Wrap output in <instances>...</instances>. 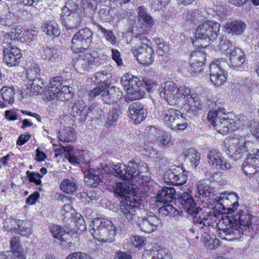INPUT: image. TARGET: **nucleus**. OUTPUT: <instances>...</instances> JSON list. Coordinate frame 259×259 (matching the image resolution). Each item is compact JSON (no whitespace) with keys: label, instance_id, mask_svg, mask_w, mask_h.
I'll return each mask as SVG.
<instances>
[{"label":"nucleus","instance_id":"nucleus-56","mask_svg":"<svg viewBox=\"0 0 259 259\" xmlns=\"http://www.w3.org/2000/svg\"><path fill=\"white\" fill-rule=\"evenodd\" d=\"M156 141L158 145L168 147L171 142V135L168 133L162 132L156 138Z\"/></svg>","mask_w":259,"mask_h":259},{"label":"nucleus","instance_id":"nucleus-29","mask_svg":"<svg viewBox=\"0 0 259 259\" xmlns=\"http://www.w3.org/2000/svg\"><path fill=\"white\" fill-rule=\"evenodd\" d=\"M246 24L240 20L227 23L225 26V31L232 35H240L246 29Z\"/></svg>","mask_w":259,"mask_h":259},{"label":"nucleus","instance_id":"nucleus-6","mask_svg":"<svg viewBox=\"0 0 259 259\" xmlns=\"http://www.w3.org/2000/svg\"><path fill=\"white\" fill-rule=\"evenodd\" d=\"M89 232L94 238L100 242H110L115 235L114 227L109 220L94 218L89 226Z\"/></svg>","mask_w":259,"mask_h":259},{"label":"nucleus","instance_id":"nucleus-64","mask_svg":"<svg viewBox=\"0 0 259 259\" xmlns=\"http://www.w3.org/2000/svg\"><path fill=\"white\" fill-rule=\"evenodd\" d=\"M248 128L252 136L257 139L259 136V122L255 120L250 121Z\"/></svg>","mask_w":259,"mask_h":259},{"label":"nucleus","instance_id":"nucleus-46","mask_svg":"<svg viewBox=\"0 0 259 259\" xmlns=\"http://www.w3.org/2000/svg\"><path fill=\"white\" fill-rule=\"evenodd\" d=\"M188 117L187 113H181V115L177 117L175 120V123L173 124L171 129H176L177 130H184L188 126V121L187 117Z\"/></svg>","mask_w":259,"mask_h":259},{"label":"nucleus","instance_id":"nucleus-21","mask_svg":"<svg viewBox=\"0 0 259 259\" xmlns=\"http://www.w3.org/2000/svg\"><path fill=\"white\" fill-rule=\"evenodd\" d=\"M4 61L9 67L17 65L22 57L21 50L17 47L5 48L3 49Z\"/></svg>","mask_w":259,"mask_h":259},{"label":"nucleus","instance_id":"nucleus-51","mask_svg":"<svg viewBox=\"0 0 259 259\" xmlns=\"http://www.w3.org/2000/svg\"><path fill=\"white\" fill-rule=\"evenodd\" d=\"M97 27L98 30H100L103 34L104 37L107 41H109L112 45L116 44V38L112 30L106 29L101 25H98Z\"/></svg>","mask_w":259,"mask_h":259},{"label":"nucleus","instance_id":"nucleus-18","mask_svg":"<svg viewBox=\"0 0 259 259\" xmlns=\"http://www.w3.org/2000/svg\"><path fill=\"white\" fill-rule=\"evenodd\" d=\"M145 90L148 92H151V88L146 87L140 79L135 76L132 75L131 78V101L140 100L145 94Z\"/></svg>","mask_w":259,"mask_h":259},{"label":"nucleus","instance_id":"nucleus-50","mask_svg":"<svg viewBox=\"0 0 259 259\" xmlns=\"http://www.w3.org/2000/svg\"><path fill=\"white\" fill-rule=\"evenodd\" d=\"M219 47L220 51L222 53L229 54V52L236 47L233 46L232 42L226 37H222L220 41Z\"/></svg>","mask_w":259,"mask_h":259},{"label":"nucleus","instance_id":"nucleus-28","mask_svg":"<svg viewBox=\"0 0 259 259\" xmlns=\"http://www.w3.org/2000/svg\"><path fill=\"white\" fill-rule=\"evenodd\" d=\"M176 190L173 187H163L156 195V201L163 203L171 202L175 197Z\"/></svg>","mask_w":259,"mask_h":259},{"label":"nucleus","instance_id":"nucleus-7","mask_svg":"<svg viewBox=\"0 0 259 259\" xmlns=\"http://www.w3.org/2000/svg\"><path fill=\"white\" fill-rule=\"evenodd\" d=\"M93 32L89 28L79 29L73 36L71 50L75 53H83L92 42Z\"/></svg>","mask_w":259,"mask_h":259},{"label":"nucleus","instance_id":"nucleus-24","mask_svg":"<svg viewBox=\"0 0 259 259\" xmlns=\"http://www.w3.org/2000/svg\"><path fill=\"white\" fill-rule=\"evenodd\" d=\"M146 115V110L139 101L131 104V120H133L135 124L143 121Z\"/></svg>","mask_w":259,"mask_h":259},{"label":"nucleus","instance_id":"nucleus-61","mask_svg":"<svg viewBox=\"0 0 259 259\" xmlns=\"http://www.w3.org/2000/svg\"><path fill=\"white\" fill-rule=\"evenodd\" d=\"M66 259H93L89 254L84 252H74L68 255Z\"/></svg>","mask_w":259,"mask_h":259},{"label":"nucleus","instance_id":"nucleus-37","mask_svg":"<svg viewBox=\"0 0 259 259\" xmlns=\"http://www.w3.org/2000/svg\"><path fill=\"white\" fill-rule=\"evenodd\" d=\"M41 73V69L38 64L33 63L27 67L26 69V77L28 81L39 78Z\"/></svg>","mask_w":259,"mask_h":259},{"label":"nucleus","instance_id":"nucleus-53","mask_svg":"<svg viewBox=\"0 0 259 259\" xmlns=\"http://www.w3.org/2000/svg\"><path fill=\"white\" fill-rule=\"evenodd\" d=\"M19 238L14 237L11 240V247L12 250L11 253L19 254H25L24 249L19 243Z\"/></svg>","mask_w":259,"mask_h":259},{"label":"nucleus","instance_id":"nucleus-44","mask_svg":"<svg viewBox=\"0 0 259 259\" xmlns=\"http://www.w3.org/2000/svg\"><path fill=\"white\" fill-rule=\"evenodd\" d=\"M4 101L9 104H12L14 101L15 92L13 87H4L1 90Z\"/></svg>","mask_w":259,"mask_h":259},{"label":"nucleus","instance_id":"nucleus-40","mask_svg":"<svg viewBox=\"0 0 259 259\" xmlns=\"http://www.w3.org/2000/svg\"><path fill=\"white\" fill-rule=\"evenodd\" d=\"M143 29L141 27H133L132 29H131V32L135 38V40L139 39L141 42L139 47L144 46V48H146L148 47V42H150V41L148 39L144 34H142Z\"/></svg>","mask_w":259,"mask_h":259},{"label":"nucleus","instance_id":"nucleus-10","mask_svg":"<svg viewBox=\"0 0 259 259\" xmlns=\"http://www.w3.org/2000/svg\"><path fill=\"white\" fill-rule=\"evenodd\" d=\"M187 171L180 165H172L164 174L165 183L175 186H182L187 180Z\"/></svg>","mask_w":259,"mask_h":259},{"label":"nucleus","instance_id":"nucleus-33","mask_svg":"<svg viewBox=\"0 0 259 259\" xmlns=\"http://www.w3.org/2000/svg\"><path fill=\"white\" fill-rule=\"evenodd\" d=\"M205 54L200 51H195L193 52L190 59V65L194 70L198 69L202 67L205 60Z\"/></svg>","mask_w":259,"mask_h":259},{"label":"nucleus","instance_id":"nucleus-20","mask_svg":"<svg viewBox=\"0 0 259 259\" xmlns=\"http://www.w3.org/2000/svg\"><path fill=\"white\" fill-rule=\"evenodd\" d=\"M245 55L243 51L237 47H234L229 52L228 66L234 70H239L244 64Z\"/></svg>","mask_w":259,"mask_h":259},{"label":"nucleus","instance_id":"nucleus-43","mask_svg":"<svg viewBox=\"0 0 259 259\" xmlns=\"http://www.w3.org/2000/svg\"><path fill=\"white\" fill-rule=\"evenodd\" d=\"M50 230L55 238L61 242L66 241V237L68 234L61 226L56 225H53L50 227Z\"/></svg>","mask_w":259,"mask_h":259},{"label":"nucleus","instance_id":"nucleus-12","mask_svg":"<svg viewBox=\"0 0 259 259\" xmlns=\"http://www.w3.org/2000/svg\"><path fill=\"white\" fill-rule=\"evenodd\" d=\"M132 52L138 62L144 66H149L154 61L155 53L152 47H133Z\"/></svg>","mask_w":259,"mask_h":259},{"label":"nucleus","instance_id":"nucleus-13","mask_svg":"<svg viewBox=\"0 0 259 259\" xmlns=\"http://www.w3.org/2000/svg\"><path fill=\"white\" fill-rule=\"evenodd\" d=\"M223 63L220 60H215L209 65L210 79L215 86H220L226 82L227 77Z\"/></svg>","mask_w":259,"mask_h":259},{"label":"nucleus","instance_id":"nucleus-31","mask_svg":"<svg viewBox=\"0 0 259 259\" xmlns=\"http://www.w3.org/2000/svg\"><path fill=\"white\" fill-rule=\"evenodd\" d=\"M182 156L185 161L190 162V166L196 167L199 162L200 154L193 148H186L183 150Z\"/></svg>","mask_w":259,"mask_h":259},{"label":"nucleus","instance_id":"nucleus-15","mask_svg":"<svg viewBox=\"0 0 259 259\" xmlns=\"http://www.w3.org/2000/svg\"><path fill=\"white\" fill-rule=\"evenodd\" d=\"M94 109V107L93 105L88 107L85 102L78 100L73 103L70 115L74 117H79L80 122H84L88 117H92Z\"/></svg>","mask_w":259,"mask_h":259},{"label":"nucleus","instance_id":"nucleus-5","mask_svg":"<svg viewBox=\"0 0 259 259\" xmlns=\"http://www.w3.org/2000/svg\"><path fill=\"white\" fill-rule=\"evenodd\" d=\"M220 24L214 21H205L200 24L195 30V38L192 41L197 48H204L217 38Z\"/></svg>","mask_w":259,"mask_h":259},{"label":"nucleus","instance_id":"nucleus-48","mask_svg":"<svg viewBox=\"0 0 259 259\" xmlns=\"http://www.w3.org/2000/svg\"><path fill=\"white\" fill-rule=\"evenodd\" d=\"M152 259H172L171 254L165 248L158 247L153 250Z\"/></svg>","mask_w":259,"mask_h":259},{"label":"nucleus","instance_id":"nucleus-23","mask_svg":"<svg viewBox=\"0 0 259 259\" xmlns=\"http://www.w3.org/2000/svg\"><path fill=\"white\" fill-rule=\"evenodd\" d=\"M185 106L187 115L190 118L196 115L198 110H202L203 108V103L196 93L192 94L189 97L188 104H185Z\"/></svg>","mask_w":259,"mask_h":259},{"label":"nucleus","instance_id":"nucleus-55","mask_svg":"<svg viewBox=\"0 0 259 259\" xmlns=\"http://www.w3.org/2000/svg\"><path fill=\"white\" fill-rule=\"evenodd\" d=\"M13 33L10 32L6 33L4 35V39L2 42V46L5 49V48H11L13 47V46H15L16 42L17 41V39L13 36Z\"/></svg>","mask_w":259,"mask_h":259},{"label":"nucleus","instance_id":"nucleus-17","mask_svg":"<svg viewBox=\"0 0 259 259\" xmlns=\"http://www.w3.org/2000/svg\"><path fill=\"white\" fill-rule=\"evenodd\" d=\"M240 125V121L229 118V115L223 112V116L217 123V131L223 135L227 134L236 131Z\"/></svg>","mask_w":259,"mask_h":259},{"label":"nucleus","instance_id":"nucleus-52","mask_svg":"<svg viewBox=\"0 0 259 259\" xmlns=\"http://www.w3.org/2000/svg\"><path fill=\"white\" fill-rule=\"evenodd\" d=\"M77 5L72 1L69 0L66 2L65 6L62 9L61 15L71 14L74 13H79L77 9Z\"/></svg>","mask_w":259,"mask_h":259},{"label":"nucleus","instance_id":"nucleus-26","mask_svg":"<svg viewBox=\"0 0 259 259\" xmlns=\"http://www.w3.org/2000/svg\"><path fill=\"white\" fill-rule=\"evenodd\" d=\"M103 90L101 98L104 102L107 104L116 103L122 96V93L118 90H116L114 86L108 88H104Z\"/></svg>","mask_w":259,"mask_h":259},{"label":"nucleus","instance_id":"nucleus-60","mask_svg":"<svg viewBox=\"0 0 259 259\" xmlns=\"http://www.w3.org/2000/svg\"><path fill=\"white\" fill-rule=\"evenodd\" d=\"M151 5L155 11L162 10L167 5L170 0H151Z\"/></svg>","mask_w":259,"mask_h":259},{"label":"nucleus","instance_id":"nucleus-16","mask_svg":"<svg viewBox=\"0 0 259 259\" xmlns=\"http://www.w3.org/2000/svg\"><path fill=\"white\" fill-rule=\"evenodd\" d=\"M160 96L169 105L176 104V96L178 91L176 84L172 81H167L161 84L159 89Z\"/></svg>","mask_w":259,"mask_h":259},{"label":"nucleus","instance_id":"nucleus-49","mask_svg":"<svg viewBox=\"0 0 259 259\" xmlns=\"http://www.w3.org/2000/svg\"><path fill=\"white\" fill-rule=\"evenodd\" d=\"M37 36V31L33 30H25L19 37L20 42H30L34 40Z\"/></svg>","mask_w":259,"mask_h":259},{"label":"nucleus","instance_id":"nucleus-22","mask_svg":"<svg viewBox=\"0 0 259 259\" xmlns=\"http://www.w3.org/2000/svg\"><path fill=\"white\" fill-rule=\"evenodd\" d=\"M207 104L209 108L214 110V111H209L207 115L208 121L215 127L217 130V124L220 122V120L223 116L225 108L218 107L216 101H208Z\"/></svg>","mask_w":259,"mask_h":259},{"label":"nucleus","instance_id":"nucleus-3","mask_svg":"<svg viewBox=\"0 0 259 259\" xmlns=\"http://www.w3.org/2000/svg\"><path fill=\"white\" fill-rule=\"evenodd\" d=\"M112 167L114 175L123 179L122 182L117 183L113 189L120 201V211L127 215L130 214V172L123 164L112 165Z\"/></svg>","mask_w":259,"mask_h":259},{"label":"nucleus","instance_id":"nucleus-57","mask_svg":"<svg viewBox=\"0 0 259 259\" xmlns=\"http://www.w3.org/2000/svg\"><path fill=\"white\" fill-rule=\"evenodd\" d=\"M119 110L117 109L114 108L110 111L106 122V125L107 127L113 125L116 123L119 117Z\"/></svg>","mask_w":259,"mask_h":259},{"label":"nucleus","instance_id":"nucleus-1","mask_svg":"<svg viewBox=\"0 0 259 259\" xmlns=\"http://www.w3.org/2000/svg\"><path fill=\"white\" fill-rule=\"evenodd\" d=\"M140 164L131 161V224L136 225L144 232L150 233L157 229L160 220L155 215L142 218V198L146 190L145 183L149 178L142 175Z\"/></svg>","mask_w":259,"mask_h":259},{"label":"nucleus","instance_id":"nucleus-41","mask_svg":"<svg viewBox=\"0 0 259 259\" xmlns=\"http://www.w3.org/2000/svg\"><path fill=\"white\" fill-rule=\"evenodd\" d=\"M29 82L30 83L28 84L29 87H27V89H29L31 93L33 94H38L44 92L45 84L41 78H35Z\"/></svg>","mask_w":259,"mask_h":259},{"label":"nucleus","instance_id":"nucleus-11","mask_svg":"<svg viewBox=\"0 0 259 259\" xmlns=\"http://www.w3.org/2000/svg\"><path fill=\"white\" fill-rule=\"evenodd\" d=\"M99 64L98 53L93 51L79 55L74 61V66L77 72L82 73L83 72L92 67V65Z\"/></svg>","mask_w":259,"mask_h":259},{"label":"nucleus","instance_id":"nucleus-59","mask_svg":"<svg viewBox=\"0 0 259 259\" xmlns=\"http://www.w3.org/2000/svg\"><path fill=\"white\" fill-rule=\"evenodd\" d=\"M141 154L148 157H152L154 156L156 153L155 149L151 146L144 144L139 149Z\"/></svg>","mask_w":259,"mask_h":259},{"label":"nucleus","instance_id":"nucleus-39","mask_svg":"<svg viewBox=\"0 0 259 259\" xmlns=\"http://www.w3.org/2000/svg\"><path fill=\"white\" fill-rule=\"evenodd\" d=\"M17 229L22 236L28 237L32 233L31 224L25 220H18L17 222Z\"/></svg>","mask_w":259,"mask_h":259},{"label":"nucleus","instance_id":"nucleus-8","mask_svg":"<svg viewBox=\"0 0 259 259\" xmlns=\"http://www.w3.org/2000/svg\"><path fill=\"white\" fill-rule=\"evenodd\" d=\"M224 144L226 146V152L229 156L234 160H238L242 157V155L246 152V149L250 145L249 143H245L243 139L238 138L229 137L225 140Z\"/></svg>","mask_w":259,"mask_h":259},{"label":"nucleus","instance_id":"nucleus-19","mask_svg":"<svg viewBox=\"0 0 259 259\" xmlns=\"http://www.w3.org/2000/svg\"><path fill=\"white\" fill-rule=\"evenodd\" d=\"M62 24L69 33L74 32L80 26L81 21V15L79 13H74L71 14L61 15Z\"/></svg>","mask_w":259,"mask_h":259},{"label":"nucleus","instance_id":"nucleus-35","mask_svg":"<svg viewBox=\"0 0 259 259\" xmlns=\"http://www.w3.org/2000/svg\"><path fill=\"white\" fill-rule=\"evenodd\" d=\"M41 29L48 36L57 37L60 34L58 24L55 21H47L41 26Z\"/></svg>","mask_w":259,"mask_h":259},{"label":"nucleus","instance_id":"nucleus-27","mask_svg":"<svg viewBox=\"0 0 259 259\" xmlns=\"http://www.w3.org/2000/svg\"><path fill=\"white\" fill-rule=\"evenodd\" d=\"M198 198L201 201L205 204L215 202L216 204L222 206V208L224 210H226V208L223 205L222 202L223 201L224 202V201L229 199V198L226 196L225 193L221 194L220 196L217 197L215 196L214 193L210 192L208 190L198 196Z\"/></svg>","mask_w":259,"mask_h":259},{"label":"nucleus","instance_id":"nucleus-62","mask_svg":"<svg viewBox=\"0 0 259 259\" xmlns=\"http://www.w3.org/2000/svg\"><path fill=\"white\" fill-rule=\"evenodd\" d=\"M26 174L30 182L34 183L37 185L41 184L40 178H42L41 174L29 170L27 171Z\"/></svg>","mask_w":259,"mask_h":259},{"label":"nucleus","instance_id":"nucleus-4","mask_svg":"<svg viewBox=\"0 0 259 259\" xmlns=\"http://www.w3.org/2000/svg\"><path fill=\"white\" fill-rule=\"evenodd\" d=\"M178 202L186 212L191 215L194 225L204 231L207 230L210 223L209 221L211 217L210 213L205 211L202 208L197 207L192 195L187 192L182 193L178 199Z\"/></svg>","mask_w":259,"mask_h":259},{"label":"nucleus","instance_id":"nucleus-32","mask_svg":"<svg viewBox=\"0 0 259 259\" xmlns=\"http://www.w3.org/2000/svg\"><path fill=\"white\" fill-rule=\"evenodd\" d=\"M207 161L210 166L218 169L223 162L224 158L220 151L211 149L207 155Z\"/></svg>","mask_w":259,"mask_h":259},{"label":"nucleus","instance_id":"nucleus-47","mask_svg":"<svg viewBox=\"0 0 259 259\" xmlns=\"http://www.w3.org/2000/svg\"><path fill=\"white\" fill-rule=\"evenodd\" d=\"M61 132H58V138L59 141L64 142H70L73 141L75 139L74 130L73 128L68 126L64 130V135L62 136Z\"/></svg>","mask_w":259,"mask_h":259},{"label":"nucleus","instance_id":"nucleus-45","mask_svg":"<svg viewBox=\"0 0 259 259\" xmlns=\"http://www.w3.org/2000/svg\"><path fill=\"white\" fill-rule=\"evenodd\" d=\"M75 213V210L71 207L70 204H65L61 210V214L63 217V221L66 223L73 221V217Z\"/></svg>","mask_w":259,"mask_h":259},{"label":"nucleus","instance_id":"nucleus-9","mask_svg":"<svg viewBox=\"0 0 259 259\" xmlns=\"http://www.w3.org/2000/svg\"><path fill=\"white\" fill-rule=\"evenodd\" d=\"M84 175V182L89 186L96 187L101 182L103 177V171L105 173L112 172V169L106 163H101L96 169L89 167L87 170L82 169Z\"/></svg>","mask_w":259,"mask_h":259},{"label":"nucleus","instance_id":"nucleus-42","mask_svg":"<svg viewBox=\"0 0 259 259\" xmlns=\"http://www.w3.org/2000/svg\"><path fill=\"white\" fill-rule=\"evenodd\" d=\"M60 89H51L48 87V88L44 90V94L46 99L49 101H52L57 99L61 101H65V97L61 96L60 94Z\"/></svg>","mask_w":259,"mask_h":259},{"label":"nucleus","instance_id":"nucleus-30","mask_svg":"<svg viewBox=\"0 0 259 259\" xmlns=\"http://www.w3.org/2000/svg\"><path fill=\"white\" fill-rule=\"evenodd\" d=\"M111 74L107 70H102L96 73L92 78V81L99 86L108 88L111 85Z\"/></svg>","mask_w":259,"mask_h":259},{"label":"nucleus","instance_id":"nucleus-2","mask_svg":"<svg viewBox=\"0 0 259 259\" xmlns=\"http://www.w3.org/2000/svg\"><path fill=\"white\" fill-rule=\"evenodd\" d=\"M231 207L226 208V213L232 214L233 219L236 223L240 225L239 228L237 226H233L219 230L218 236L222 239L232 241L238 239L241 233H243L244 230L252 228L251 217L247 211L239 209L236 214H233L238 207V202H234L231 204Z\"/></svg>","mask_w":259,"mask_h":259},{"label":"nucleus","instance_id":"nucleus-63","mask_svg":"<svg viewBox=\"0 0 259 259\" xmlns=\"http://www.w3.org/2000/svg\"><path fill=\"white\" fill-rule=\"evenodd\" d=\"M131 241L135 247H141L146 244V239L142 236H134Z\"/></svg>","mask_w":259,"mask_h":259},{"label":"nucleus","instance_id":"nucleus-58","mask_svg":"<svg viewBox=\"0 0 259 259\" xmlns=\"http://www.w3.org/2000/svg\"><path fill=\"white\" fill-rule=\"evenodd\" d=\"M121 84L123 87L124 91L127 93V95L125 96V100L126 102H128L129 100V93L128 91L130 90V76L128 73L124 74L121 77Z\"/></svg>","mask_w":259,"mask_h":259},{"label":"nucleus","instance_id":"nucleus-25","mask_svg":"<svg viewBox=\"0 0 259 259\" xmlns=\"http://www.w3.org/2000/svg\"><path fill=\"white\" fill-rule=\"evenodd\" d=\"M242 169L246 176L254 177L259 171V156L256 158L247 157L242 164Z\"/></svg>","mask_w":259,"mask_h":259},{"label":"nucleus","instance_id":"nucleus-34","mask_svg":"<svg viewBox=\"0 0 259 259\" xmlns=\"http://www.w3.org/2000/svg\"><path fill=\"white\" fill-rule=\"evenodd\" d=\"M163 120L165 124L171 128L177 117L181 115V112L179 110L174 108H167L163 111Z\"/></svg>","mask_w":259,"mask_h":259},{"label":"nucleus","instance_id":"nucleus-36","mask_svg":"<svg viewBox=\"0 0 259 259\" xmlns=\"http://www.w3.org/2000/svg\"><path fill=\"white\" fill-rule=\"evenodd\" d=\"M138 19L142 21L144 25L146 28H150L154 25L155 21L152 16L148 13L146 8L144 6H140L138 8Z\"/></svg>","mask_w":259,"mask_h":259},{"label":"nucleus","instance_id":"nucleus-14","mask_svg":"<svg viewBox=\"0 0 259 259\" xmlns=\"http://www.w3.org/2000/svg\"><path fill=\"white\" fill-rule=\"evenodd\" d=\"M39 55L52 66H59L62 63V53L56 48L43 47L39 50Z\"/></svg>","mask_w":259,"mask_h":259},{"label":"nucleus","instance_id":"nucleus-38","mask_svg":"<svg viewBox=\"0 0 259 259\" xmlns=\"http://www.w3.org/2000/svg\"><path fill=\"white\" fill-rule=\"evenodd\" d=\"M60 189L66 194H72L76 191L77 185L73 179H64L60 185Z\"/></svg>","mask_w":259,"mask_h":259},{"label":"nucleus","instance_id":"nucleus-54","mask_svg":"<svg viewBox=\"0 0 259 259\" xmlns=\"http://www.w3.org/2000/svg\"><path fill=\"white\" fill-rule=\"evenodd\" d=\"M194 93H192L190 89L186 88L185 87H181L178 88V91L177 93L176 96V104L181 99L187 98V100L188 102L189 97Z\"/></svg>","mask_w":259,"mask_h":259}]
</instances>
